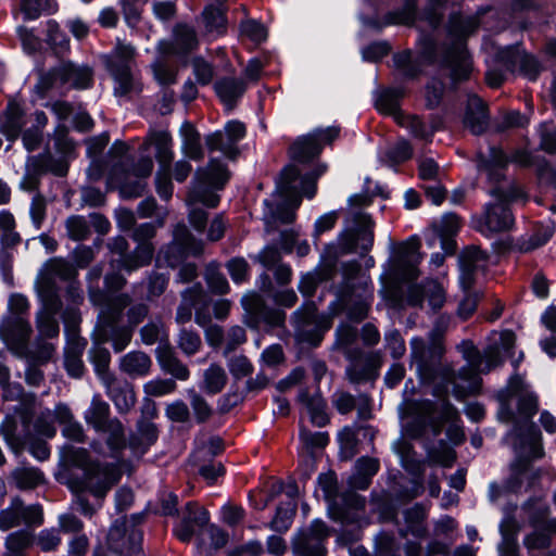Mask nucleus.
Wrapping results in <instances>:
<instances>
[{
	"instance_id": "58836bf2",
	"label": "nucleus",
	"mask_w": 556,
	"mask_h": 556,
	"mask_svg": "<svg viewBox=\"0 0 556 556\" xmlns=\"http://www.w3.org/2000/svg\"><path fill=\"white\" fill-rule=\"evenodd\" d=\"M339 454L342 460H350L356 456L358 452V438L355 430L345 426L338 434Z\"/></svg>"
},
{
	"instance_id": "6e6d98bb",
	"label": "nucleus",
	"mask_w": 556,
	"mask_h": 556,
	"mask_svg": "<svg viewBox=\"0 0 556 556\" xmlns=\"http://www.w3.org/2000/svg\"><path fill=\"white\" fill-rule=\"evenodd\" d=\"M201 296L200 288H192L187 290L182 294V302L179 305L176 314V321L178 324H185L191 320L192 317V306Z\"/></svg>"
},
{
	"instance_id": "f03ea898",
	"label": "nucleus",
	"mask_w": 556,
	"mask_h": 556,
	"mask_svg": "<svg viewBox=\"0 0 556 556\" xmlns=\"http://www.w3.org/2000/svg\"><path fill=\"white\" fill-rule=\"evenodd\" d=\"M291 163L282 170L277 191L271 199L265 200L264 219L270 225L290 223L293 210L301 202L300 191H306L312 173L313 136L299 137L290 148Z\"/></svg>"
},
{
	"instance_id": "c9c22d12",
	"label": "nucleus",
	"mask_w": 556,
	"mask_h": 556,
	"mask_svg": "<svg viewBox=\"0 0 556 556\" xmlns=\"http://www.w3.org/2000/svg\"><path fill=\"white\" fill-rule=\"evenodd\" d=\"M227 382V375L223 367L212 364L203 372V383L201 388L210 394L219 393Z\"/></svg>"
},
{
	"instance_id": "473e14b6",
	"label": "nucleus",
	"mask_w": 556,
	"mask_h": 556,
	"mask_svg": "<svg viewBox=\"0 0 556 556\" xmlns=\"http://www.w3.org/2000/svg\"><path fill=\"white\" fill-rule=\"evenodd\" d=\"M180 136L182 138V152L189 159H202L203 151L200 143V135L195 128L191 124L185 123L180 127Z\"/></svg>"
},
{
	"instance_id": "c03bdc74",
	"label": "nucleus",
	"mask_w": 556,
	"mask_h": 556,
	"mask_svg": "<svg viewBox=\"0 0 556 556\" xmlns=\"http://www.w3.org/2000/svg\"><path fill=\"white\" fill-rule=\"evenodd\" d=\"M429 458L432 463L440 465L443 468L453 467L456 460V451L445 440L440 439L438 445L428 451Z\"/></svg>"
},
{
	"instance_id": "864d4df0",
	"label": "nucleus",
	"mask_w": 556,
	"mask_h": 556,
	"mask_svg": "<svg viewBox=\"0 0 556 556\" xmlns=\"http://www.w3.org/2000/svg\"><path fill=\"white\" fill-rule=\"evenodd\" d=\"M56 10L54 0H23L22 12L26 20H36L42 13H53Z\"/></svg>"
},
{
	"instance_id": "0eeeda50",
	"label": "nucleus",
	"mask_w": 556,
	"mask_h": 556,
	"mask_svg": "<svg viewBox=\"0 0 556 556\" xmlns=\"http://www.w3.org/2000/svg\"><path fill=\"white\" fill-rule=\"evenodd\" d=\"M22 435L15 433V424L9 417L4 419L1 426V432L7 443L15 453H20L34 434L52 438L56 432L53 426V416L49 409L37 416L33 426L26 415L22 417Z\"/></svg>"
},
{
	"instance_id": "4d7b16f0",
	"label": "nucleus",
	"mask_w": 556,
	"mask_h": 556,
	"mask_svg": "<svg viewBox=\"0 0 556 556\" xmlns=\"http://www.w3.org/2000/svg\"><path fill=\"white\" fill-rule=\"evenodd\" d=\"M205 28L208 33L220 35L226 28V18L220 8L207 7L203 12Z\"/></svg>"
},
{
	"instance_id": "bb28decb",
	"label": "nucleus",
	"mask_w": 556,
	"mask_h": 556,
	"mask_svg": "<svg viewBox=\"0 0 556 556\" xmlns=\"http://www.w3.org/2000/svg\"><path fill=\"white\" fill-rule=\"evenodd\" d=\"M357 337L358 331L354 326L342 323L336 329L333 349L343 352L348 359H355V355H363V350L352 346Z\"/></svg>"
},
{
	"instance_id": "2f4dec72",
	"label": "nucleus",
	"mask_w": 556,
	"mask_h": 556,
	"mask_svg": "<svg viewBox=\"0 0 556 556\" xmlns=\"http://www.w3.org/2000/svg\"><path fill=\"white\" fill-rule=\"evenodd\" d=\"M445 83L438 76H432L424 87L425 109L437 110L443 102L445 96Z\"/></svg>"
},
{
	"instance_id": "f704fd0d",
	"label": "nucleus",
	"mask_w": 556,
	"mask_h": 556,
	"mask_svg": "<svg viewBox=\"0 0 556 556\" xmlns=\"http://www.w3.org/2000/svg\"><path fill=\"white\" fill-rule=\"evenodd\" d=\"M552 523L542 521L541 525L534 526V530L527 534L523 539V545L528 549H545L552 543Z\"/></svg>"
},
{
	"instance_id": "f8f14e48",
	"label": "nucleus",
	"mask_w": 556,
	"mask_h": 556,
	"mask_svg": "<svg viewBox=\"0 0 556 556\" xmlns=\"http://www.w3.org/2000/svg\"><path fill=\"white\" fill-rule=\"evenodd\" d=\"M75 275L73 266L64 260L53 258L47 262L39 271L35 289L37 296H40L42 291L51 293L52 299H60L58 294L56 279L67 280Z\"/></svg>"
},
{
	"instance_id": "72a5a7b5",
	"label": "nucleus",
	"mask_w": 556,
	"mask_h": 556,
	"mask_svg": "<svg viewBox=\"0 0 556 556\" xmlns=\"http://www.w3.org/2000/svg\"><path fill=\"white\" fill-rule=\"evenodd\" d=\"M86 343L75 340L65 351L64 365L70 376L80 378L84 374L81 355Z\"/></svg>"
},
{
	"instance_id": "774afa93",
	"label": "nucleus",
	"mask_w": 556,
	"mask_h": 556,
	"mask_svg": "<svg viewBox=\"0 0 556 556\" xmlns=\"http://www.w3.org/2000/svg\"><path fill=\"white\" fill-rule=\"evenodd\" d=\"M200 336L191 330H181L179 333L178 345L187 355L195 354L201 348Z\"/></svg>"
},
{
	"instance_id": "69168bd1",
	"label": "nucleus",
	"mask_w": 556,
	"mask_h": 556,
	"mask_svg": "<svg viewBox=\"0 0 556 556\" xmlns=\"http://www.w3.org/2000/svg\"><path fill=\"white\" fill-rule=\"evenodd\" d=\"M337 312L338 314L345 312L349 321L358 324L367 317L368 307L363 300H352V302H350L348 305L337 306Z\"/></svg>"
},
{
	"instance_id": "ea45409f",
	"label": "nucleus",
	"mask_w": 556,
	"mask_h": 556,
	"mask_svg": "<svg viewBox=\"0 0 556 556\" xmlns=\"http://www.w3.org/2000/svg\"><path fill=\"white\" fill-rule=\"evenodd\" d=\"M413 154L414 149L409 140L401 138L392 148L387 150L386 157L390 166L394 167L395 172H399L397 166L409 161Z\"/></svg>"
},
{
	"instance_id": "dca6fc26",
	"label": "nucleus",
	"mask_w": 556,
	"mask_h": 556,
	"mask_svg": "<svg viewBox=\"0 0 556 556\" xmlns=\"http://www.w3.org/2000/svg\"><path fill=\"white\" fill-rule=\"evenodd\" d=\"M365 500L362 495L351 492L345 493L340 497V501H333L329 505V518L343 526L355 525L359 521L357 510L363 509Z\"/></svg>"
},
{
	"instance_id": "338daca9",
	"label": "nucleus",
	"mask_w": 556,
	"mask_h": 556,
	"mask_svg": "<svg viewBox=\"0 0 556 556\" xmlns=\"http://www.w3.org/2000/svg\"><path fill=\"white\" fill-rule=\"evenodd\" d=\"M61 536L55 529H43L35 538V544L42 552L55 551L61 544Z\"/></svg>"
},
{
	"instance_id": "4be33fe9",
	"label": "nucleus",
	"mask_w": 556,
	"mask_h": 556,
	"mask_svg": "<svg viewBox=\"0 0 556 556\" xmlns=\"http://www.w3.org/2000/svg\"><path fill=\"white\" fill-rule=\"evenodd\" d=\"M407 94L403 85L383 87L377 92L375 109L383 115H397L402 113V102Z\"/></svg>"
},
{
	"instance_id": "b1692460",
	"label": "nucleus",
	"mask_w": 556,
	"mask_h": 556,
	"mask_svg": "<svg viewBox=\"0 0 556 556\" xmlns=\"http://www.w3.org/2000/svg\"><path fill=\"white\" fill-rule=\"evenodd\" d=\"M514 435L518 443L516 450L532 452L534 448L543 450L542 432L533 421L514 424Z\"/></svg>"
},
{
	"instance_id": "aec40b11",
	"label": "nucleus",
	"mask_w": 556,
	"mask_h": 556,
	"mask_svg": "<svg viewBox=\"0 0 556 556\" xmlns=\"http://www.w3.org/2000/svg\"><path fill=\"white\" fill-rule=\"evenodd\" d=\"M142 533L132 529L127 535L122 532L118 526H113L108 535L110 547L124 556H142L140 544Z\"/></svg>"
},
{
	"instance_id": "8fccbe9b",
	"label": "nucleus",
	"mask_w": 556,
	"mask_h": 556,
	"mask_svg": "<svg viewBox=\"0 0 556 556\" xmlns=\"http://www.w3.org/2000/svg\"><path fill=\"white\" fill-rule=\"evenodd\" d=\"M101 344L102 343L99 342L98 336H97L96 343H94L93 348L90 350L89 356H90L91 363L94 366L97 374L102 377V379L104 380L105 383H108L109 377L106 375V371H108V368L110 365L111 355H110V352L105 348L101 346Z\"/></svg>"
},
{
	"instance_id": "e433bc0d",
	"label": "nucleus",
	"mask_w": 556,
	"mask_h": 556,
	"mask_svg": "<svg viewBox=\"0 0 556 556\" xmlns=\"http://www.w3.org/2000/svg\"><path fill=\"white\" fill-rule=\"evenodd\" d=\"M331 288L336 294V300L330 303L329 308L333 315L338 314L337 306L348 305L352 302L358 285L355 280L341 279L340 282H332Z\"/></svg>"
},
{
	"instance_id": "ddd939ff",
	"label": "nucleus",
	"mask_w": 556,
	"mask_h": 556,
	"mask_svg": "<svg viewBox=\"0 0 556 556\" xmlns=\"http://www.w3.org/2000/svg\"><path fill=\"white\" fill-rule=\"evenodd\" d=\"M350 365L346 367V376L351 383L363 384L378 379L380 367L382 365L381 357L378 353H365L355 355V359H349Z\"/></svg>"
},
{
	"instance_id": "052dcab7",
	"label": "nucleus",
	"mask_w": 556,
	"mask_h": 556,
	"mask_svg": "<svg viewBox=\"0 0 556 556\" xmlns=\"http://www.w3.org/2000/svg\"><path fill=\"white\" fill-rule=\"evenodd\" d=\"M21 509L22 501L18 498L13 500L10 507L0 513V529L5 531L18 526L23 521Z\"/></svg>"
},
{
	"instance_id": "f257e3e1",
	"label": "nucleus",
	"mask_w": 556,
	"mask_h": 556,
	"mask_svg": "<svg viewBox=\"0 0 556 556\" xmlns=\"http://www.w3.org/2000/svg\"><path fill=\"white\" fill-rule=\"evenodd\" d=\"M376 223L369 213L357 211L352 215L349 226L337 235L334 241L327 243L315 265V290L321 282L332 280L338 273L342 279L356 280L362 271L358 260L342 262L341 257L358 253L365 257L374 247Z\"/></svg>"
},
{
	"instance_id": "13d9d810",
	"label": "nucleus",
	"mask_w": 556,
	"mask_h": 556,
	"mask_svg": "<svg viewBox=\"0 0 556 556\" xmlns=\"http://www.w3.org/2000/svg\"><path fill=\"white\" fill-rule=\"evenodd\" d=\"M31 538L25 531L11 533L7 538V556H25L24 551L30 545Z\"/></svg>"
},
{
	"instance_id": "423d86ee",
	"label": "nucleus",
	"mask_w": 556,
	"mask_h": 556,
	"mask_svg": "<svg viewBox=\"0 0 556 556\" xmlns=\"http://www.w3.org/2000/svg\"><path fill=\"white\" fill-rule=\"evenodd\" d=\"M418 45L416 55L410 49H404L392 56L395 70L408 81L417 80L424 73V66H431L438 61V43L433 37L424 36Z\"/></svg>"
},
{
	"instance_id": "e2e57ef3",
	"label": "nucleus",
	"mask_w": 556,
	"mask_h": 556,
	"mask_svg": "<svg viewBox=\"0 0 556 556\" xmlns=\"http://www.w3.org/2000/svg\"><path fill=\"white\" fill-rule=\"evenodd\" d=\"M426 299L433 311H439L445 303V291L441 282L434 278H427Z\"/></svg>"
},
{
	"instance_id": "6e6552de",
	"label": "nucleus",
	"mask_w": 556,
	"mask_h": 556,
	"mask_svg": "<svg viewBox=\"0 0 556 556\" xmlns=\"http://www.w3.org/2000/svg\"><path fill=\"white\" fill-rule=\"evenodd\" d=\"M128 302L127 296L121 295L114 299L105 309L101 311L103 325L98 330V340L100 343L111 341L115 352L123 351L131 340V329L117 325L119 315Z\"/></svg>"
},
{
	"instance_id": "1a4fd4ad",
	"label": "nucleus",
	"mask_w": 556,
	"mask_h": 556,
	"mask_svg": "<svg viewBox=\"0 0 556 556\" xmlns=\"http://www.w3.org/2000/svg\"><path fill=\"white\" fill-rule=\"evenodd\" d=\"M109 404L98 396H93L90 406L85 412V420L97 431L109 434L108 445L115 453L125 447L124 428L117 419H109Z\"/></svg>"
},
{
	"instance_id": "a878e982",
	"label": "nucleus",
	"mask_w": 556,
	"mask_h": 556,
	"mask_svg": "<svg viewBox=\"0 0 556 556\" xmlns=\"http://www.w3.org/2000/svg\"><path fill=\"white\" fill-rule=\"evenodd\" d=\"M179 250V254H198L202 251V244L197 242L188 229L184 225H178L174 230V242L168 248V251L165 254L166 262L169 266L174 267L177 263V258H172L168 255V252L172 250Z\"/></svg>"
},
{
	"instance_id": "37998d69",
	"label": "nucleus",
	"mask_w": 556,
	"mask_h": 556,
	"mask_svg": "<svg viewBox=\"0 0 556 556\" xmlns=\"http://www.w3.org/2000/svg\"><path fill=\"white\" fill-rule=\"evenodd\" d=\"M138 433L139 438L131 439L130 447L135 453L143 454L156 441V427L152 422H141L138 426Z\"/></svg>"
},
{
	"instance_id": "09e8293b",
	"label": "nucleus",
	"mask_w": 556,
	"mask_h": 556,
	"mask_svg": "<svg viewBox=\"0 0 556 556\" xmlns=\"http://www.w3.org/2000/svg\"><path fill=\"white\" fill-rule=\"evenodd\" d=\"M394 451L401 456L404 469L413 476V479L420 480L424 478V468L420 467L419 462L416 459H406V455L413 451V446L409 443L400 438L394 444Z\"/></svg>"
},
{
	"instance_id": "bf43d9fd",
	"label": "nucleus",
	"mask_w": 556,
	"mask_h": 556,
	"mask_svg": "<svg viewBox=\"0 0 556 556\" xmlns=\"http://www.w3.org/2000/svg\"><path fill=\"white\" fill-rule=\"evenodd\" d=\"M391 50L392 46L387 40L372 41L363 49V60L369 63H379L389 55Z\"/></svg>"
},
{
	"instance_id": "c85d7f7f",
	"label": "nucleus",
	"mask_w": 556,
	"mask_h": 556,
	"mask_svg": "<svg viewBox=\"0 0 556 556\" xmlns=\"http://www.w3.org/2000/svg\"><path fill=\"white\" fill-rule=\"evenodd\" d=\"M24 125L25 122L21 106L15 102L9 103L0 125L2 135L9 140H14L20 136Z\"/></svg>"
},
{
	"instance_id": "9b49d317",
	"label": "nucleus",
	"mask_w": 556,
	"mask_h": 556,
	"mask_svg": "<svg viewBox=\"0 0 556 556\" xmlns=\"http://www.w3.org/2000/svg\"><path fill=\"white\" fill-rule=\"evenodd\" d=\"M91 76L92 74L89 67L63 63L51 74L42 76L37 87L47 90L59 80L63 85L68 84L74 88L86 89L91 84Z\"/></svg>"
},
{
	"instance_id": "6ab92c4d",
	"label": "nucleus",
	"mask_w": 556,
	"mask_h": 556,
	"mask_svg": "<svg viewBox=\"0 0 556 556\" xmlns=\"http://www.w3.org/2000/svg\"><path fill=\"white\" fill-rule=\"evenodd\" d=\"M490 110L488 104L479 97L473 96L472 102L465 110L463 124L473 136H482L490 125Z\"/></svg>"
},
{
	"instance_id": "a19ab883",
	"label": "nucleus",
	"mask_w": 556,
	"mask_h": 556,
	"mask_svg": "<svg viewBox=\"0 0 556 556\" xmlns=\"http://www.w3.org/2000/svg\"><path fill=\"white\" fill-rule=\"evenodd\" d=\"M544 455V450L534 448L532 452L516 450V457L511 462L509 469L511 473L526 477L533 468L532 463Z\"/></svg>"
},
{
	"instance_id": "49530a36",
	"label": "nucleus",
	"mask_w": 556,
	"mask_h": 556,
	"mask_svg": "<svg viewBox=\"0 0 556 556\" xmlns=\"http://www.w3.org/2000/svg\"><path fill=\"white\" fill-rule=\"evenodd\" d=\"M542 70V63L536 55L529 53L526 50L521 51L518 62V71L522 77L527 78L529 81H536Z\"/></svg>"
},
{
	"instance_id": "4468645a",
	"label": "nucleus",
	"mask_w": 556,
	"mask_h": 556,
	"mask_svg": "<svg viewBox=\"0 0 556 556\" xmlns=\"http://www.w3.org/2000/svg\"><path fill=\"white\" fill-rule=\"evenodd\" d=\"M38 299L41 304L36 315V325L39 336L42 338L58 337L60 328L55 315L62 307L61 300L52 299L51 293H47V291H42Z\"/></svg>"
},
{
	"instance_id": "0e129e2a",
	"label": "nucleus",
	"mask_w": 556,
	"mask_h": 556,
	"mask_svg": "<svg viewBox=\"0 0 556 556\" xmlns=\"http://www.w3.org/2000/svg\"><path fill=\"white\" fill-rule=\"evenodd\" d=\"M111 397L121 412H127L136 403V395L129 386L115 388L110 391Z\"/></svg>"
},
{
	"instance_id": "20e7f679",
	"label": "nucleus",
	"mask_w": 556,
	"mask_h": 556,
	"mask_svg": "<svg viewBox=\"0 0 556 556\" xmlns=\"http://www.w3.org/2000/svg\"><path fill=\"white\" fill-rule=\"evenodd\" d=\"M62 455L66 463L84 470L83 477L72 482L75 492H88L97 498H103L121 478L119 470L114 466L90 462L85 448L65 445Z\"/></svg>"
},
{
	"instance_id": "c756f323",
	"label": "nucleus",
	"mask_w": 556,
	"mask_h": 556,
	"mask_svg": "<svg viewBox=\"0 0 556 556\" xmlns=\"http://www.w3.org/2000/svg\"><path fill=\"white\" fill-rule=\"evenodd\" d=\"M432 238L426 239L428 247H433L438 236L456 237L460 229V218L454 212H446L441 219L431 223Z\"/></svg>"
},
{
	"instance_id": "393cba45",
	"label": "nucleus",
	"mask_w": 556,
	"mask_h": 556,
	"mask_svg": "<svg viewBox=\"0 0 556 556\" xmlns=\"http://www.w3.org/2000/svg\"><path fill=\"white\" fill-rule=\"evenodd\" d=\"M149 146H155L156 160L160 163L162 170L167 172L169 164L173 160L174 153L172 150V137L167 131H153L146 138L142 150L147 151Z\"/></svg>"
},
{
	"instance_id": "cd10ccee",
	"label": "nucleus",
	"mask_w": 556,
	"mask_h": 556,
	"mask_svg": "<svg viewBox=\"0 0 556 556\" xmlns=\"http://www.w3.org/2000/svg\"><path fill=\"white\" fill-rule=\"evenodd\" d=\"M151 365V358L140 351L129 352L119 359V369L131 378L147 376Z\"/></svg>"
},
{
	"instance_id": "a211bd4d",
	"label": "nucleus",
	"mask_w": 556,
	"mask_h": 556,
	"mask_svg": "<svg viewBox=\"0 0 556 556\" xmlns=\"http://www.w3.org/2000/svg\"><path fill=\"white\" fill-rule=\"evenodd\" d=\"M513 224L514 216L507 205L490 202L485 204L479 231L488 237L489 233L509 230Z\"/></svg>"
},
{
	"instance_id": "de8ad7c7",
	"label": "nucleus",
	"mask_w": 556,
	"mask_h": 556,
	"mask_svg": "<svg viewBox=\"0 0 556 556\" xmlns=\"http://www.w3.org/2000/svg\"><path fill=\"white\" fill-rule=\"evenodd\" d=\"M519 527L515 517L509 516L504 518L500 523V533L502 536V543L500 549L503 553L504 546L514 553H517V533Z\"/></svg>"
},
{
	"instance_id": "2eb2a0df",
	"label": "nucleus",
	"mask_w": 556,
	"mask_h": 556,
	"mask_svg": "<svg viewBox=\"0 0 556 556\" xmlns=\"http://www.w3.org/2000/svg\"><path fill=\"white\" fill-rule=\"evenodd\" d=\"M245 136V126L239 121H230L225 131H216L206 137V144L211 151H220L228 157L237 154L236 144Z\"/></svg>"
},
{
	"instance_id": "39448f33",
	"label": "nucleus",
	"mask_w": 556,
	"mask_h": 556,
	"mask_svg": "<svg viewBox=\"0 0 556 556\" xmlns=\"http://www.w3.org/2000/svg\"><path fill=\"white\" fill-rule=\"evenodd\" d=\"M228 178L229 174L226 167L216 160H211L207 168L197 172V182L191 188L187 199L190 207L189 220L197 230L202 231L206 224V213L198 205L215 207L219 201L218 195L207 190L205 186L219 189L223 188Z\"/></svg>"
},
{
	"instance_id": "f3484780",
	"label": "nucleus",
	"mask_w": 556,
	"mask_h": 556,
	"mask_svg": "<svg viewBox=\"0 0 556 556\" xmlns=\"http://www.w3.org/2000/svg\"><path fill=\"white\" fill-rule=\"evenodd\" d=\"M30 332V324L24 317H4L1 320L0 338L16 353L24 351Z\"/></svg>"
},
{
	"instance_id": "7ed1b4c3",
	"label": "nucleus",
	"mask_w": 556,
	"mask_h": 556,
	"mask_svg": "<svg viewBox=\"0 0 556 556\" xmlns=\"http://www.w3.org/2000/svg\"><path fill=\"white\" fill-rule=\"evenodd\" d=\"M391 256L394 262L391 275L401 282H407L406 303L412 307H421L427 294V278L417 282L420 276L419 265L425 253L420 251L421 239L412 235L399 243L391 242Z\"/></svg>"
},
{
	"instance_id": "7c9ffc66",
	"label": "nucleus",
	"mask_w": 556,
	"mask_h": 556,
	"mask_svg": "<svg viewBox=\"0 0 556 556\" xmlns=\"http://www.w3.org/2000/svg\"><path fill=\"white\" fill-rule=\"evenodd\" d=\"M215 90L228 110H231L244 90L243 81L238 79H223L215 85Z\"/></svg>"
},
{
	"instance_id": "a18cd8bd",
	"label": "nucleus",
	"mask_w": 556,
	"mask_h": 556,
	"mask_svg": "<svg viewBox=\"0 0 556 556\" xmlns=\"http://www.w3.org/2000/svg\"><path fill=\"white\" fill-rule=\"evenodd\" d=\"M154 248L150 242H141L137 245L134 254H129L124 258V268L127 271L135 270L146 266L152 260Z\"/></svg>"
},
{
	"instance_id": "9d476101",
	"label": "nucleus",
	"mask_w": 556,
	"mask_h": 556,
	"mask_svg": "<svg viewBox=\"0 0 556 556\" xmlns=\"http://www.w3.org/2000/svg\"><path fill=\"white\" fill-rule=\"evenodd\" d=\"M440 66L448 71V77L454 87L470 79L473 60L466 42L447 47L440 59Z\"/></svg>"
},
{
	"instance_id": "5fc2aeb1",
	"label": "nucleus",
	"mask_w": 556,
	"mask_h": 556,
	"mask_svg": "<svg viewBox=\"0 0 556 556\" xmlns=\"http://www.w3.org/2000/svg\"><path fill=\"white\" fill-rule=\"evenodd\" d=\"M159 362L164 370L179 380H186L189 377L188 368L177 359L170 351L159 353Z\"/></svg>"
},
{
	"instance_id": "412c9836",
	"label": "nucleus",
	"mask_w": 556,
	"mask_h": 556,
	"mask_svg": "<svg viewBox=\"0 0 556 556\" xmlns=\"http://www.w3.org/2000/svg\"><path fill=\"white\" fill-rule=\"evenodd\" d=\"M298 399L303 406L300 430V457L303 462H309L313 459V434L306 428L305 424H313V401L308 390H302Z\"/></svg>"
},
{
	"instance_id": "5701e85b",
	"label": "nucleus",
	"mask_w": 556,
	"mask_h": 556,
	"mask_svg": "<svg viewBox=\"0 0 556 556\" xmlns=\"http://www.w3.org/2000/svg\"><path fill=\"white\" fill-rule=\"evenodd\" d=\"M412 359L416 364L417 375L421 383H431L439 374L437 365L430 359V351L422 340L413 339Z\"/></svg>"
},
{
	"instance_id": "4c0bfd02",
	"label": "nucleus",
	"mask_w": 556,
	"mask_h": 556,
	"mask_svg": "<svg viewBox=\"0 0 556 556\" xmlns=\"http://www.w3.org/2000/svg\"><path fill=\"white\" fill-rule=\"evenodd\" d=\"M490 256L485 250L475 244L466 245L458 254V267L480 269V263H486Z\"/></svg>"
},
{
	"instance_id": "79ce46f5",
	"label": "nucleus",
	"mask_w": 556,
	"mask_h": 556,
	"mask_svg": "<svg viewBox=\"0 0 556 556\" xmlns=\"http://www.w3.org/2000/svg\"><path fill=\"white\" fill-rule=\"evenodd\" d=\"M112 75L115 79V94L125 96L135 87V80L128 64H112Z\"/></svg>"
},
{
	"instance_id": "680f3d73",
	"label": "nucleus",
	"mask_w": 556,
	"mask_h": 556,
	"mask_svg": "<svg viewBox=\"0 0 556 556\" xmlns=\"http://www.w3.org/2000/svg\"><path fill=\"white\" fill-rule=\"evenodd\" d=\"M478 167H497L505 169L507 166V155L501 147L491 146L490 156H484L481 152L477 156Z\"/></svg>"
},
{
	"instance_id": "3c124183",
	"label": "nucleus",
	"mask_w": 556,
	"mask_h": 556,
	"mask_svg": "<svg viewBox=\"0 0 556 556\" xmlns=\"http://www.w3.org/2000/svg\"><path fill=\"white\" fill-rule=\"evenodd\" d=\"M13 478L20 489H34L43 483V473L33 467L18 468L13 472Z\"/></svg>"
},
{
	"instance_id": "603ef678",
	"label": "nucleus",
	"mask_w": 556,
	"mask_h": 556,
	"mask_svg": "<svg viewBox=\"0 0 556 556\" xmlns=\"http://www.w3.org/2000/svg\"><path fill=\"white\" fill-rule=\"evenodd\" d=\"M517 412L518 420L515 422L532 421V418L539 412V399L535 393H527L518 396Z\"/></svg>"
}]
</instances>
